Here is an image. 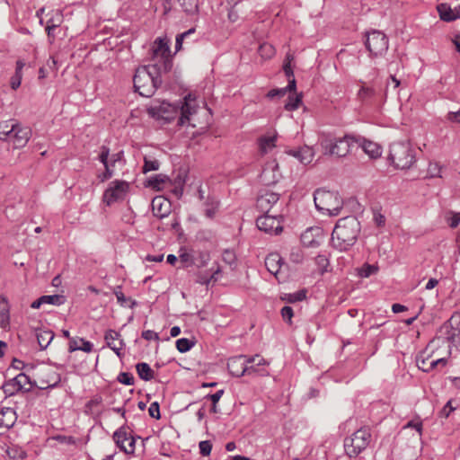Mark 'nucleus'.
<instances>
[{
  "label": "nucleus",
  "instance_id": "nucleus-1",
  "mask_svg": "<svg viewBox=\"0 0 460 460\" xmlns=\"http://www.w3.org/2000/svg\"><path fill=\"white\" fill-rule=\"evenodd\" d=\"M197 110L196 99L189 93L177 104L155 101L147 108V113L153 119L163 120L164 123L171 122L180 114L177 125L182 127L190 122V116L195 114Z\"/></svg>",
  "mask_w": 460,
  "mask_h": 460
},
{
  "label": "nucleus",
  "instance_id": "nucleus-2",
  "mask_svg": "<svg viewBox=\"0 0 460 460\" xmlns=\"http://www.w3.org/2000/svg\"><path fill=\"white\" fill-rule=\"evenodd\" d=\"M360 233V223L356 217L349 216L340 218L332 233L331 243L340 252L352 247Z\"/></svg>",
  "mask_w": 460,
  "mask_h": 460
},
{
  "label": "nucleus",
  "instance_id": "nucleus-3",
  "mask_svg": "<svg viewBox=\"0 0 460 460\" xmlns=\"http://www.w3.org/2000/svg\"><path fill=\"white\" fill-rule=\"evenodd\" d=\"M162 69L158 63L137 68L133 78L135 91L144 97L153 96L162 84Z\"/></svg>",
  "mask_w": 460,
  "mask_h": 460
},
{
  "label": "nucleus",
  "instance_id": "nucleus-4",
  "mask_svg": "<svg viewBox=\"0 0 460 460\" xmlns=\"http://www.w3.org/2000/svg\"><path fill=\"white\" fill-rule=\"evenodd\" d=\"M324 155L345 157L357 147V136L346 134L341 137L326 135L321 140Z\"/></svg>",
  "mask_w": 460,
  "mask_h": 460
},
{
  "label": "nucleus",
  "instance_id": "nucleus-5",
  "mask_svg": "<svg viewBox=\"0 0 460 460\" xmlns=\"http://www.w3.org/2000/svg\"><path fill=\"white\" fill-rule=\"evenodd\" d=\"M314 201L317 210L330 217L338 216L343 208V200L339 193L325 189H317L314 191Z\"/></svg>",
  "mask_w": 460,
  "mask_h": 460
},
{
  "label": "nucleus",
  "instance_id": "nucleus-6",
  "mask_svg": "<svg viewBox=\"0 0 460 460\" xmlns=\"http://www.w3.org/2000/svg\"><path fill=\"white\" fill-rule=\"evenodd\" d=\"M389 159L395 168L405 170L416 162V155L410 142L400 141L390 146Z\"/></svg>",
  "mask_w": 460,
  "mask_h": 460
},
{
  "label": "nucleus",
  "instance_id": "nucleus-7",
  "mask_svg": "<svg viewBox=\"0 0 460 460\" xmlns=\"http://www.w3.org/2000/svg\"><path fill=\"white\" fill-rule=\"evenodd\" d=\"M370 438L371 434L367 429H358L344 440L346 454L349 457H356L367 447Z\"/></svg>",
  "mask_w": 460,
  "mask_h": 460
},
{
  "label": "nucleus",
  "instance_id": "nucleus-8",
  "mask_svg": "<svg viewBox=\"0 0 460 460\" xmlns=\"http://www.w3.org/2000/svg\"><path fill=\"white\" fill-rule=\"evenodd\" d=\"M365 45L372 56H381L388 49V39L382 31H373L367 33Z\"/></svg>",
  "mask_w": 460,
  "mask_h": 460
},
{
  "label": "nucleus",
  "instance_id": "nucleus-9",
  "mask_svg": "<svg viewBox=\"0 0 460 460\" xmlns=\"http://www.w3.org/2000/svg\"><path fill=\"white\" fill-rule=\"evenodd\" d=\"M129 190V183L126 181L115 180L109 184L103 193V201L111 206L114 202L122 200Z\"/></svg>",
  "mask_w": 460,
  "mask_h": 460
},
{
  "label": "nucleus",
  "instance_id": "nucleus-10",
  "mask_svg": "<svg viewBox=\"0 0 460 460\" xmlns=\"http://www.w3.org/2000/svg\"><path fill=\"white\" fill-rule=\"evenodd\" d=\"M438 341L445 340L460 349V315L453 316L449 323H445L439 330Z\"/></svg>",
  "mask_w": 460,
  "mask_h": 460
},
{
  "label": "nucleus",
  "instance_id": "nucleus-11",
  "mask_svg": "<svg viewBox=\"0 0 460 460\" xmlns=\"http://www.w3.org/2000/svg\"><path fill=\"white\" fill-rule=\"evenodd\" d=\"M116 446L125 454L132 455L136 449V438L127 431L126 427L118 429L112 436Z\"/></svg>",
  "mask_w": 460,
  "mask_h": 460
},
{
  "label": "nucleus",
  "instance_id": "nucleus-12",
  "mask_svg": "<svg viewBox=\"0 0 460 460\" xmlns=\"http://www.w3.org/2000/svg\"><path fill=\"white\" fill-rule=\"evenodd\" d=\"M259 230L269 234H279L282 231L281 217L278 215L263 214L256 219Z\"/></svg>",
  "mask_w": 460,
  "mask_h": 460
},
{
  "label": "nucleus",
  "instance_id": "nucleus-13",
  "mask_svg": "<svg viewBox=\"0 0 460 460\" xmlns=\"http://www.w3.org/2000/svg\"><path fill=\"white\" fill-rule=\"evenodd\" d=\"M247 376H268L270 372L268 370L269 362L264 359L261 355H254L248 357L247 359Z\"/></svg>",
  "mask_w": 460,
  "mask_h": 460
},
{
  "label": "nucleus",
  "instance_id": "nucleus-14",
  "mask_svg": "<svg viewBox=\"0 0 460 460\" xmlns=\"http://www.w3.org/2000/svg\"><path fill=\"white\" fill-rule=\"evenodd\" d=\"M61 382L60 375L51 367H45L39 377L40 385H36L40 389L45 390L57 387Z\"/></svg>",
  "mask_w": 460,
  "mask_h": 460
},
{
  "label": "nucleus",
  "instance_id": "nucleus-15",
  "mask_svg": "<svg viewBox=\"0 0 460 460\" xmlns=\"http://www.w3.org/2000/svg\"><path fill=\"white\" fill-rule=\"evenodd\" d=\"M154 57L155 58H160L163 61L162 65H159L163 68L164 72H167L171 69L172 62L170 57V48L166 41L158 39L155 41V48L154 49Z\"/></svg>",
  "mask_w": 460,
  "mask_h": 460
},
{
  "label": "nucleus",
  "instance_id": "nucleus-16",
  "mask_svg": "<svg viewBox=\"0 0 460 460\" xmlns=\"http://www.w3.org/2000/svg\"><path fill=\"white\" fill-rule=\"evenodd\" d=\"M279 199V193L270 190H263L257 198L256 207L260 211L263 212L264 214H269L272 207L275 204H277Z\"/></svg>",
  "mask_w": 460,
  "mask_h": 460
},
{
  "label": "nucleus",
  "instance_id": "nucleus-17",
  "mask_svg": "<svg viewBox=\"0 0 460 460\" xmlns=\"http://www.w3.org/2000/svg\"><path fill=\"white\" fill-rule=\"evenodd\" d=\"M32 386L30 377L24 374H18L11 382L6 383L4 385V393L13 394L14 392H18L22 389L29 391Z\"/></svg>",
  "mask_w": 460,
  "mask_h": 460
},
{
  "label": "nucleus",
  "instance_id": "nucleus-18",
  "mask_svg": "<svg viewBox=\"0 0 460 460\" xmlns=\"http://www.w3.org/2000/svg\"><path fill=\"white\" fill-rule=\"evenodd\" d=\"M248 356L239 355L232 357L227 361V369L233 376L241 377L247 376Z\"/></svg>",
  "mask_w": 460,
  "mask_h": 460
},
{
  "label": "nucleus",
  "instance_id": "nucleus-19",
  "mask_svg": "<svg viewBox=\"0 0 460 460\" xmlns=\"http://www.w3.org/2000/svg\"><path fill=\"white\" fill-rule=\"evenodd\" d=\"M62 333L65 338L69 339L68 350L70 352L82 350L89 353L93 350V345L92 342L85 341L83 338H71L67 330H63Z\"/></svg>",
  "mask_w": 460,
  "mask_h": 460
},
{
  "label": "nucleus",
  "instance_id": "nucleus-20",
  "mask_svg": "<svg viewBox=\"0 0 460 460\" xmlns=\"http://www.w3.org/2000/svg\"><path fill=\"white\" fill-rule=\"evenodd\" d=\"M151 205L153 214L156 217L164 218L171 213V202L162 196L154 198Z\"/></svg>",
  "mask_w": 460,
  "mask_h": 460
},
{
  "label": "nucleus",
  "instance_id": "nucleus-21",
  "mask_svg": "<svg viewBox=\"0 0 460 460\" xmlns=\"http://www.w3.org/2000/svg\"><path fill=\"white\" fill-rule=\"evenodd\" d=\"M361 148L370 158H377L381 155V148L376 144L360 136H357V147Z\"/></svg>",
  "mask_w": 460,
  "mask_h": 460
},
{
  "label": "nucleus",
  "instance_id": "nucleus-22",
  "mask_svg": "<svg viewBox=\"0 0 460 460\" xmlns=\"http://www.w3.org/2000/svg\"><path fill=\"white\" fill-rule=\"evenodd\" d=\"M377 90L374 86L367 85L365 83H362L357 93V98L363 105H372L376 102L375 98Z\"/></svg>",
  "mask_w": 460,
  "mask_h": 460
},
{
  "label": "nucleus",
  "instance_id": "nucleus-23",
  "mask_svg": "<svg viewBox=\"0 0 460 460\" xmlns=\"http://www.w3.org/2000/svg\"><path fill=\"white\" fill-rule=\"evenodd\" d=\"M323 237V230L320 227H310L301 234V241L307 247H316L320 242L316 238Z\"/></svg>",
  "mask_w": 460,
  "mask_h": 460
},
{
  "label": "nucleus",
  "instance_id": "nucleus-24",
  "mask_svg": "<svg viewBox=\"0 0 460 460\" xmlns=\"http://www.w3.org/2000/svg\"><path fill=\"white\" fill-rule=\"evenodd\" d=\"M17 420V414L13 408L4 407L0 410V430H8Z\"/></svg>",
  "mask_w": 460,
  "mask_h": 460
},
{
  "label": "nucleus",
  "instance_id": "nucleus-25",
  "mask_svg": "<svg viewBox=\"0 0 460 460\" xmlns=\"http://www.w3.org/2000/svg\"><path fill=\"white\" fill-rule=\"evenodd\" d=\"M15 127L12 137L14 139V147L21 148L28 143L31 136V130L29 128L20 126L18 123H15Z\"/></svg>",
  "mask_w": 460,
  "mask_h": 460
},
{
  "label": "nucleus",
  "instance_id": "nucleus-26",
  "mask_svg": "<svg viewBox=\"0 0 460 460\" xmlns=\"http://www.w3.org/2000/svg\"><path fill=\"white\" fill-rule=\"evenodd\" d=\"M288 154L296 158L303 164H310L314 156L313 148L308 146H304L298 149L289 150L288 151Z\"/></svg>",
  "mask_w": 460,
  "mask_h": 460
},
{
  "label": "nucleus",
  "instance_id": "nucleus-27",
  "mask_svg": "<svg viewBox=\"0 0 460 460\" xmlns=\"http://www.w3.org/2000/svg\"><path fill=\"white\" fill-rule=\"evenodd\" d=\"M435 342V341H431L425 350L420 352L417 358H416V364L419 367V369L422 370L423 372H429L433 369V367H429V362L431 358H433V351L431 353L429 352V349L431 348L432 344Z\"/></svg>",
  "mask_w": 460,
  "mask_h": 460
},
{
  "label": "nucleus",
  "instance_id": "nucleus-28",
  "mask_svg": "<svg viewBox=\"0 0 460 460\" xmlns=\"http://www.w3.org/2000/svg\"><path fill=\"white\" fill-rule=\"evenodd\" d=\"M119 337L120 334L118 332L111 329L108 330L104 335V340L107 346L111 349H112L117 354V356H120L119 351L123 345L122 340H120L118 343L115 342L117 340H119Z\"/></svg>",
  "mask_w": 460,
  "mask_h": 460
},
{
  "label": "nucleus",
  "instance_id": "nucleus-29",
  "mask_svg": "<svg viewBox=\"0 0 460 460\" xmlns=\"http://www.w3.org/2000/svg\"><path fill=\"white\" fill-rule=\"evenodd\" d=\"M282 264L283 260L281 256L277 252L270 253L265 258V267L268 270V271L273 274L274 276L278 275Z\"/></svg>",
  "mask_w": 460,
  "mask_h": 460
},
{
  "label": "nucleus",
  "instance_id": "nucleus-30",
  "mask_svg": "<svg viewBox=\"0 0 460 460\" xmlns=\"http://www.w3.org/2000/svg\"><path fill=\"white\" fill-rule=\"evenodd\" d=\"M55 334L50 330H38L36 332L37 341L41 350L46 349L52 341Z\"/></svg>",
  "mask_w": 460,
  "mask_h": 460
},
{
  "label": "nucleus",
  "instance_id": "nucleus-31",
  "mask_svg": "<svg viewBox=\"0 0 460 460\" xmlns=\"http://www.w3.org/2000/svg\"><path fill=\"white\" fill-rule=\"evenodd\" d=\"M437 10L442 21L448 22L456 20L455 9H452L447 4H439Z\"/></svg>",
  "mask_w": 460,
  "mask_h": 460
},
{
  "label": "nucleus",
  "instance_id": "nucleus-32",
  "mask_svg": "<svg viewBox=\"0 0 460 460\" xmlns=\"http://www.w3.org/2000/svg\"><path fill=\"white\" fill-rule=\"evenodd\" d=\"M10 323L9 305L4 297L0 298V328L5 329Z\"/></svg>",
  "mask_w": 460,
  "mask_h": 460
},
{
  "label": "nucleus",
  "instance_id": "nucleus-33",
  "mask_svg": "<svg viewBox=\"0 0 460 460\" xmlns=\"http://www.w3.org/2000/svg\"><path fill=\"white\" fill-rule=\"evenodd\" d=\"M136 370L140 379L150 381L154 378L155 372L146 362H140L136 365Z\"/></svg>",
  "mask_w": 460,
  "mask_h": 460
},
{
  "label": "nucleus",
  "instance_id": "nucleus-34",
  "mask_svg": "<svg viewBox=\"0 0 460 460\" xmlns=\"http://www.w3.org/2000/svg\"><path fill=\"white\" fill-rule=\"evenodd\" d=\"M15 128L16 127L13 120L0 123V139L5 141L12 137Z\"/></svg>",
  "mask_w": 460,
  "mask_h": 460
},
{
  "label": "nucleus",
  "instance_id": "nucleus-35",
  "mask_svg": "<svg viewBox=\"0 0 460 460\" xmlns=\"http://www.w3.org/2000/svg\"><path fill=\"white\" fill-rule=\"evenodd\" d=\"M204 206H205V216L208 218L212 219L215 217V215L218 209L219 201L213 197H208V199L206 200V202L204 203Z\"/></svg>",
  "mask_w": 460,
  "mask_h": 460
},
{
  "label": "nucleus",
  "instance_id": "nucleus-36",
  "mask_svg": "<svg viewBox=\"0 0 460 460\" xmlns=\"http://www.w3.org/2000/svg\"><path fill=\"white\" fill-rule=\"evenodd\" d=\"M179 3L187 14H194L199 11L198 0H179Z\"/></svg>",
  "mask_w": 460,
  "mask_h": 460
},
{
  "label": "nucleus",
  "instance_id": "nucleus-37",
  "mask_svg": "<svg viewBox=\"0 0 460 460\" xmlns=\"http://www.w3.org/2000/svg\"><path fill=\"white\" fill-rule=\"evenodd\" d=\"M276 137H261L259 139L260 150L262 154L268 153L275 146Z\"/></svg>",
  "mask_w": 460,
  "mask_h": 460
},
{
  "label": "nucleus",
  "instance_id": "nucleus-38",
  "mask_svg": "<svg viewBox=\"0 0 460 460\" xmlns=\"http://www.w3.org/2000/svg\"><path fill=\"white\" fill-rule=\"evenodd\" d=\"M315 264L318 267V270L321 275H323L328 271V267L330 265L329 258L326 254H319L314 259Z\"/></svg>",
  "mask_w": 460,
  "mask_h": 460
},
{
  "label": "nucleus",
  "instance_id": "nucleus-39",
  "mask_svg": "<svg viewBox=\"0 0 460 460\" xmlns=\"http://www.w3.org/2000/svg\"><path fill=\"white\" fill-rule=\"evenodd\" d=\"M41 301L43 304L61 305L65 303L66 298L62 295H47L41 296Z\"/></svg>",
  "mask_w": 460,
  "mask_h": 460
},
{
  "label": "nucleus",
  "instance_id": "nucleus-40",
  "mask_svg": "<svg viewBox=\"0 0 460 460\" xmlns=\"http://www.w3.org/2000/svg\"><path fill=\"white\" fill-rule=\"evenodd\" d=\"M6 454L10 460H24L27 456L24 450L16 447H9L6 450Z\"/></svg>",
  "mask_w": 460,
  "mask_h": 460
},
{
  "label": "nucleus",
  "instance_id": "nucleus-41",
  "mask_svg": "<svg viewBox=\"0 0 460 460\" xmlns=\"http://www.w3.org/2000/svg\"><path fill=\"white\" fill-rule=\"evenodd\" d=\"M63 22V14L60 11H56L52 16L48 20L47 26L49 29H57Z\"/></svg>",
  "mask_w": 460,
  "mask_h": 460
},
{
  "label": "nucleus",
  "instance_id": "nucleus-42",
  "mask_svg": "<svg viewBox=\"0 0 460 460\" xmlns=\"http://www.w3.org/2000/svg\"><path fill=\"white\" fill-rule=\"evenodd\" d=\"M378 271V267L376 265L365 263L358 269V276L360 278H368Z\"/></svg>",
  "mask_w": 460,
  "mask_h": 460
},
{
  "label": "nucleus",
  "instance_id": "nucleus-43",
  "mask_svg": "<svg viewBox=\"0 0 460 460\" xmlns=\"http://www.w3.org/2000/svg\"><path fill=\"white\" fill-rule=\"evenodd\" d=\"M194 345L195 342L187 338H181L176 341V348L181 353L189 351Z\"/></svg>",
  "mask_w": 460,
  "mask_h": 460
},
{
  "label": "nucleus",
  "instance_id": "nucleus-44",
  "mask_svg": "<svg viewBox=\"0 0 460 460\" xmlns=\"http://www.w3.org/2000/svg\"><path fill=\"white\" fill-rule=\"evenodd\" d=\"M302 102L301 95H296L295 97L289 96L288 102L285 103L284 108L287 111H295L298 109L300 103Z\"/></svg>",
  "mask_w": 460,
  "mask_h": 460
},
{
  "label": "nucleus",
  "instance_id": "nucleus-45",
  "mask_svg": "<svg viewBox=\"0 0 460 460\" xmlns=\"http://www.w3.org/2000/svg\"><path fill=\"white\" fill-rule=\"evenodd\" d=\"M114 295L116 296L118 303H119L121 305H125L127 301H130L131 302V305H129L130 308H133L137 305V302L135 300H131L130 298H127L125 296V295L121 291V288L119 286H118L114 289Z\"/></svg>",
  "mask_w": 460,
  "mask_h": 460
},
{
  "label": "nucleus",
  "instance_id": "nucleus-46",
  "mask_svg": "<svg viewBox=\"0 0 460 460\" xmlns=\"http://www.w3.org/2000/svg\"><path fill=\"white\" fill-rule=\"evenodd\" d=\"M160 163L157 160H149L146 157L144 159L143 172L146 173L151 171H157L159 169Z\"/></svg>",
  "mask_w": 460,
  "mask_h": 460
},
{
  "label": "nucleus",
  "instance_id": "nucleus-47",
  "mask_svg": "<svg viewBox=\"0 0 460 460\" xmlns=\"http://www.w3.org/2000/svg\"><path fill=\"white\" fill-rule=\"evenodd\" d=\"M117 380L126 385H134V376L131 373L128 372H121L119 374Z\"/></svg>",
  "mask_w": 460,
  "mask_h": 460
},
{
  "label": "nucleus",
  "instance_id": "nucleus-48",
  "mask_svg": "<svg viewBox=\"0 0 460 460\" xmlns=\"http://www.w3.org/2000/svg\"><path fill=\"white\" fill-rule=\"evenodd\" d=\"M165 176L162 174H156L149 178L148 186L160 189V186L165 181Z\"/></svg>",
  "mask_w": 460,
  "mask_h": 460
},
{
  "label": "nucleus",
  "instance_id": "nucleus-49",
  "mask_svg": "<svg viewBox=\"0 0 460 460\" xmlns=\"http://www.w3.org/2000/svg\"><path fill=\"white\" fill-rule=\"evenodd\" d=\"M454 400H449L444 407L439 411V416L443 418H448L449 415L456 409V406L453 405Z\"/></svg>",
  "mask_w": 460,
  "mask_h": 460
},
{
  "label": "nucleus",
  "instance_id": "nucleus-50",
  "mask_svg": "<svg viewBox=\"0 0 460 460\" xmlns=\"http://www.w3.org/2000/svg\"><path fill=\"white\" fill-rule=\"evenodd\" d=\"M222 260L228 265L233 266L235 264L236 256L231 250H225L222 253Z\"/></svg>",
  "mask_w": 460,
  "mask_h": 460
},
{
  "label": "nucleus",
  "instance_id": "nucleus-51",
  "mask_svg": "<svg viewBox=\"0 0 460 460\" xmlns=\"http://www.w3.org/2000/svg\"><path fill=\"white\" fill-rule=\"evenodd\" d=\"M441 166L438 163H429L428 167L429 177H441L440 175Z\"/></svg>",
  "mask_w": 460,
  "mask_h": 460
},
{
  "label": "nucleus",
  "instance_id": "nucleus-52",
  "mask_svg": "<svg viewBox=\"0 0 460 460\" xmlns=\"http://www.w3.org/2000/svg\"><path fill=\"white\" fill-rule=\"evenodd\" d=\"M110 155V148L106 146H102L101 147V153L99 155V161L104 165V167H107V165H111V163H109L108 158Z\"/></svg>",
  "mask_w": 460,
  "mask_h": 460
},
{
  "label": "nucleus",
  "instance_id": "nucleus-53",
  "mask_svg": "<svg viewBox=\"0 0 460 460\" xmlns=\"http://www.w3.org/2000/svg\"><path fill=\"white\" fill-rule=\"evenodd\" d=\"M292 59H293V57L291 55H289V54L287 55L285 63L283 65V70L288 78H291L294 76V72L291 67Z\"/></svg>",
  "mask_w": 460,
  "mask_h": 460
},
{
  "label": "nucleus",
  "instance_id": "nucleus-54",
  "mask_svg": "<svg viewBox=\"0 0 460 460\" xmlns=\"http://www.w3.org/2000/svg\"><path fill=\"white\" fill-rule=\"evenodd\" d=\"M199 452L203 456H209L212 450V444L209 440L200 441L199 444Z\"/></svg>",
  "mask_w": 460,
  "mask_h": 460
},
{
  "label": "nucleus",
  "instance_id": "nucleus-55",
  "mask_svg": "<svg viewBox=\"0 0 460 460\" xmlns=\"http://www.w3.org/2000/svg\"><path fill=\"white\" fill-rule=\"evenodd\" d=\"M148 413L150 415V417L155 419V420H159L161 418V414H160V405L157 402H153L149 408H148Z\"/></svg>",
  "mask_w": 460,
  "mask_h": 460
},
{
  "label": "nucleus",
  "instance_id": "nucleus-56",
  "mask_svg": "<svg viewBox=\"0 0 460 460\" xmlns=\"http://www.w3.org/2000/svg\"><path fill=\"white\" fill-rule=\"evenodd\" d=\"M422 427H423V425H422V421L420 420V418H418V420H412L408 421V422L404 425L403 429H408V428L414 429H416V430H417V432H418V433H419V435L420 436V435H421V433H422Z\"/></svg>",
  "mask_w": 460,
  "mask_h": 460
},
{
  "label": "nucleus",
  "instance_id": "nucleus-57",
  "mask_svg": "<svg viewBox=\"0 0 460 460\" xmlns=\"http://www.w3.org/2000/svg\"><path fill=\"white\" fill-rule=\"evenodd\" d=\"M305 296H305V290H300V291L289 294L288 301L289 303H295V302H298V301L304 300L305 298Z\"/></svg>",
  "mask_w": 460,
  "mask_h": 460
},
{
  "label": "nucleus",
  "instance_id": "nucleus-58",
  "mask_svg": "<svg viewBox=\"0 0 460 460\" xmlns=\"http://www.w3.org/2000/svg\"><path fill=\"white\" fill-rule=\"evenodd\" d=\"M447 363V359L446 358H433L429 362V367L436 368L438 367H444Z\"/></svg>",
  "mask_w": 460,
  "mask_h": 460
},
{
  "label": "nucleus",
  "instance_id": "nucleus-59",
  "mask_svg": "<svg viewBox=\"0 0 460 460\" xmlns=\"http://www.w3.org/2000/svg\"><path fill=\"white\" fill-rule=\"evenodd\" d=\"M259 50L262 57L266 56V57L270 58L274 54V49L270 44H261L260 46Z\"/></svg>",
  "mask_w": 460,
  "mask_h": 460
},
{
  "label": "nucleus",
  "instance_id": "nucleus-60",
  "mask_svg": "<svg viewBox=\"0 0 460 460\" xmlns=\"http://www.w3.org/2000/svg\"><path fill=\"white\" fill-rule=\"evenodd\" d=\"M294 315L293 309L291 306L285 305L281 309V316L285 321L291 322V319Z\"/></svg>",
  "mask_w": 460,
  "mask_h": 460
},
{
  "label": "nucleus",
  "instance_id": "nucleus-61",
  "mask_svg": "<svg viewBox=\"0 0 460 460\" xmlns=\"http://www.w3.org/2000/svg\"><path fill=\"white\" fill-rule=\"evenodd\" d=\"M287 94L285 88L272 89L267 93V97L273 99L275 97H283Z\"/></svg>",
  "mask_w": 460,
  "mask_h": 460
},
{
  "label": "nucleus",
  "instance_id": "nucleus-62",
  "mask_svg": "<svg viewBox=\"0 0 460 460\" xmlns=\"http://www.w3.org/2000/svg\"><path fill=\"white\" fill-rule=\"evenodd\" d=\"M141 336L146 341H159L158 333L151 330L144 331Z\"/></svg>",
  "mask_w": 460,
  "mask_h": 460
},
{
  "label": "nucleus",
  "instance_id": "nucleus-63",
  "mask_svg": "<svg viewBox=\"0 0 460 460\" xmlns=\"http://www.w3.org/2000/svg\"><path fill=\"white\" fill-rule=\"evenodd\" d=\"M111 165H107V167H104V168H105V171H104L101 175H99V176H98V178H99V180H100L101 181H102V182H103V181H107V180L111 179V178L113 176L114 172H113V170L111 168Z\"/></svg>",
  "mask_w": 460,
  "mask_h": 460
},
{
  "label": "nucleus",
  "instance_id": "nucleus-64",
  "mask_svg": "<svg viewBox=\"0 0 460 460\" xmlns=\"http://www.w3.org/2000/svg\"><path fill=\"white\" fill-rule=\"evenodd\" d=\"M225 391L223 389L217 391L215 394H209L205 398L209 399L213 404H217L223 396Z\"/></svg>",
  "mask_w": 460,
  "mask_h": 460
}]
</instances>
